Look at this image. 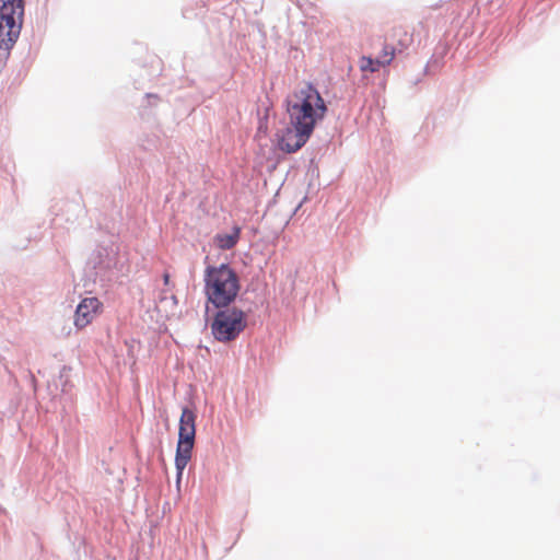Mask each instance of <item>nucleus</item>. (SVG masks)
<instances>
[{
	"label": "nucleus",
	"mask_w": 560,
	"mask_h": 560,
	"mask_svg": "<svg viewBox=\"0 0 560 560\" xmlns=\"http://www.w3.org/2000/svg\"><path fill=\"white\" fill-rule=\"evenodd\" d=\"M285 102L290 125L301 126L311 131L314 130L317 121L322 120L327 112L324 98L308 83L294 90Z\"/></svg>",
	"instance_id": "f257e3e1"
},
{
	"label": "nucleus",
	"mask_w": 560,
	"mask_h": 560,
	"mask_svg": "<svg viewBox=\"0 0 560 560\" xmlns=\"http://www.w3.org/2000/svg\"><path fill=\"white\" fill-rule=\"evenodd\" d=\"M241 289L240 279L228 265L209 266L205 270V293L209 303L225 307L236 299Z\"/></svg>",
	"instance_id": "f03ea898"
},
{
	"label": "nucleus",
	"mask_w": 560,
	"mask_h": 560,
	"mask_svg": "<svg viewBox=\"0 0 560 560\" xmlns=\"http://www.w3.org/2000/svg\"><path fill=\"white\" fill-rule=\"evenodd\" d=\"M24 0H0V49L5 51L0 67L18 42L24 20Z\"/></svg>",
	"instance_id": "7ed1b4c3"
},
{
	"label": "nucleus",
	"mask_w": 560,
	"mask_h": 560,
	"mask_svg": "<svg viewBox=\"0 0 560 560\" xmlns=\"http://www.w3.org/2000/svg\"><path fill=\"white\" fill-rule=\"evenodd\" d=\"M196 435V413L189 408H183L179 418L178 443L176 447L175 466L178 478L191 458Z\"/></svg>",
	"instance_id": "20e7f679"
},
{
	"label": "nucleus",
	"mask_w": 560,
	"mask_h": 560,
	"mask_svg": "<svg viewBox=\"0 0 560 560\" xmlns=\"http://www.w3.org/2000/svg\"><path fill=\"white\" fill-rule=\"evenodd\" d=\"M245 327L246 319L243 311L225 308L215 314L211 323V332L218 341L228 342L236 339Z\"/></svg>",
	"instance_id": "39448f33"
},
{
	"label": "nucleus",
	"mask_w": 560,
	"mask_h": 560,
	"mask_svg": "<svg viewBox=\"0 0 560 560\" xmlns=\"http://www.w3.org/2000/svg\"><path fill=\"white\" fill-rule=\"evenodd\" d=\"M312 133L313 131L304 127L290 125L279 137L278 145L287 153L296 152L306 143Z\"/></svg>",
	"instance_id": "423d86ee"
},
{
	"label": "nucleus",
	"mask_w": 560,
	"mask_h": 560,
	"mask_svg": "<svg viewBox=\"0 0 560 560\" xmlns=\"http://www.w3.org/2000/svg\"><path fill=\"white\" fill-rule=\"evenodd\" d=\"M103 303L97 298H85L77 306L73 324L78 329L89 326L101 314Z\"/></svg>",
	"instance_id": "0eeeda50"
},
{
	"label": "nucleus",
	"mask_w": 560,
	"mask_h": 560,
	"mask_svg": "<svg viewBox=\"0 0 560 560\" xmlns=\"http://www.w3.org/2000/svg\"><path fill=\"white\" fill-rule=\"evenodd\" d=\"M240 228H234L231 234H217L214 243L220 249L233 248L240 240Z\"/></svg>",
	"instance_id": "6e6552de"
},
{
	"label": "nucleus",
	"mask_w": 560,
	"mask_h": 560,
	"mask_svg": "<svg viewBox=\"0 0 560 560\" xmlns=\"http://www.w3.org/2000/svg\"><path fill=\"white\" fill-rule=\"evenodd\" d=\"M359 67L362 72H377L384 67V62H382L377 56L375 58L369 56H362L359 60Z\"/></svg>",
	"instance_id": "1a4fd4ad"
},
{
	"label": "nucleus",
	"mask_w": 560,
	"mask_h": 560,
	"mask_svg": "<svg viewBox=\"0 0 560 560\" xmlns=\"http://www.w3.org/2000/svg\"><path fill=\"white\" fill-rule=\"evenodd\" d=\"M396 49L392 45L385 43L383 45L382 51L377 55V58L384 62V67H387L390 65L393 59L395 58Z\"/></svg>",
	"instance_id": "9d476101"
},
{
	"label": "nucleus",
	"mask_w": 560,
	"mask_h": 560,
	"mask_svg": "<svg viewBox=\"0 0 560 560\" xmlns=\"http://www.w3.org/2000/svg\"><path fill=\"white\" fill-rule=\"evenodd\" d=\"M394 36L398 37V46L400 49L407 48L412 43V37L404 28L397 27L393 30Z\"/></svg>",
	"instance_id": "9b49d317"
},
{
	"label": "nucleus",
	"mask_w": 560,
	"mask_h": 560,
	"mask_svg": "<svg viewBox=\"0 0 560 560\" xmlns=\"http://www.w3.org/2000/svg\"><path fill=\"white\" fill-rule=\"evenodd\" d=\"M163 281H164V284H165V285H168V284H170V275H168V273H164V275H163Z\"/></svg>",
	"instance_id": "f8f14e48"
},
{
	"label": "nucleus",
	"mask_w": 560,
	"mask_h": 560,
	"mask_svg": "<svg viewBox=\"0 0 560 560\" xmlns=\"http://www.w3.org/2000/svg\"><path fill=\"white\" fill-rule=\"evenodd\" d=\"M171 300H172V302H173V304H174V305H177V299H176V296H175V295H172V296H171Z\"/></svg>",
	"instance_id": "ddd939ff"
},
{
	"label": "nucleus",
	"mask_w": 560,
	"mask_h": 560,
	"mask_svg": "<svg viewBox=\"0 0 560 560\" xmlns=\"http://www.w3.org/2000/svg\"><path fill=\"white\" fill-rule=\"evenodd\" d=\"M164 299H165V295H162V298L160 299V302H163Z\"/></svg>",
	"instance_id": "4468645a"
},
{
	"label": "nucleus",
	"mask_w": 560,
	"mask_h": 560,
	"mask_svg": "<svg viewBox=\"0 0 560 560\" xmlns=\"http://www.w3.org/2000/svg\"><path fill=\"white\" fill-rule=\"evenodd\" d=\"M164 299H165V295H162V298L160 299V302H163Z\"/></svg>",
	"instance_id": "2eb2a0df"
}]
</instances>
